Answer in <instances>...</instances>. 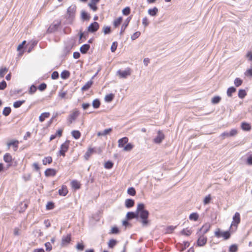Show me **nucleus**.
Wrapping results in <instances>:
<instances>
[{
  "label": "nucleus",
  "mask_w": 252,
  "mask_h": 252,
  "mask_svg": "<svg viewBox=\"0 0 252 252\" xmlns=\"http://www.w3.org/2000/svg\"><path fill=\"white\" fill-rule=\"evenodd\" d=\"M131 17H128L126 18V19L125 20V22L123 23L121 27V31L120 32V35H122L126 30V29L127 28V27L128 25V24L131 20Z\"/></svg>",
  "instance_id": "obj_12"
},
{
  "label": "nucleus",
  "mask_w": 252,
  "mask_h": 252,
  "mask_svg": "<svg viewBox=\"0 0 252 252\" xmlns=\"http://www.w3.org/2000/svg\"><path fill=\"white\" fill-rule=\"evenodd\" d=\"M79 114L80 113L79 111L75 110L69 116L68 118V121L70 124H72L73 121L78 117Z\"/></svg>",
  "instance_id": "obj_9"
},
{
  "label": "nucleus",
  "mask_w": 252,
  "mask_h": 252,
  "mask_svg": "<svg viewBox=\"0 0 252 252\" xmlns=\"http://www.w3.org/2000/svg\"><path fill=\"white\" fill-rule=\"evenodd\" d=\"M133 148V145L131 143H127L126 146L124 147V151H130Z\"/></svg>",
  "instance_id": "obj_47"
},
{
  "label": "nucleus",
  "mask_w": 252,
  "mask_h": 252,
  "mask_svg": "<svg viewBox=\"0 0 252 252\" xmlns=\"http://www.w3.org/2000/svg\"><path fill=\"white\" fill-rule=\"evenodd\" d=\"M246 95H247V93L245 90H244V89L239 90L238 95L240 98H241V99L244 98L246 96Z\"/></svg>",
  "instance_id": "obj_37"
},
{
  "label": "nucleus",
  "mask_w": 252,
  "mask_h": 252,
  "mask_svg": "<svg viewBox=\"0 0 252 252\" xmlns=\"http://www.w3.org/2000/svg\"><path fill=\"white\" fill-rule=\"evenodd\" d=\"M46 88H47V85L44 83H42L39 85L38 89L40 91H43L46 89Z\"/></svg>",
  "instance_id": "obj_59"
},
{
  "label": "nucleus",
  "mask_w": 252,
  "mask_h": 252,
  "mask_svg": "<svg viewBox=\"0 0 252 252\" xmlns=\"http://www.w3.org/2000/svg\"><path fill=\"white\" fill-rule=\"evenodd\" d=\"M103 32L104 34H108L111 32V28L110 26H104L103 28Z\"/></svg>",
  "instance_id": "obj_48"
},
{
  "label": "nucleus",
  "mask_w": 252,
  "mask_h": 252,
  "mask_svg": "<svg viewBox=\"0 0 252 252\" xmlns=\"http://www.w3.org/2000/svg\"><path fill=\"white\" fill-rule=\"evenodd\" d=\"M56 170L53 168H48L45 171V175L46 177L54 176L56 174Z\"/></svg>",
  "instance_id": "obj_17"
},
{
  "label": "nucleus",
  "mask_w": 252,
  "mask_h": 252,
  "mask_svg": "<svg viewBox=\"0 0 252 252\" xmlns=\"http://www.w3.org/2000/svg\"><path fill=\"white\" fill-rule=\"evenodd\" d=\"M123 18L122 17H119L117 19L115 20L113 22V25L115 28L118 27L122 21Z\"/></svg>",
  "instance_id": "obj_44"
},
{
  "label": "nucleus",
  "mask_w": 252,
  "mask_h": 252,
  "mask_svg": "<svg viewBox=\"0 0 252 252\" xmlns=\"http://www.w3.org/2000/svg\"><path fill=\"white\" fill-rule=\"evenodd\" d=\"M238 250L237 245L236 244H233L229 247V252H236Z\"/></svg>",
  "instance_id": "obj_53"
},
{
  "label": "nucleus",
  "mask_w": 252,
  "mask_h": 252,
  "mask_svg": "<svg viewBox=\"0 0 252 252\" xmlns=\"http://www.w3.org/2000/svg\"><path fill=\"white\" fill-rule=\"evenodd\" d=\"M221 100V97L220 96H215L212 98L211 102L213 104H218Z\"/></svg>",
  "instance_id": "obj_46"
},
{
  "label": "nucleus",
  "mask_w": 252,
  "mask_h": 252,
  "mask_svg": "<svg viewBox=\"0 0 252 252\" xmlns=\"http://www.w3.org/2000/svg\"><path fill=\"white\" fill-rule=\"evenodd\" d=\"M52 162V158L51 157H47L44 158L42 159V163L43 165H46L48 164H50Z\"/></svg>",
  "instance_id": "obj_33"
},
{
  "label": "nucleus",
  "mask_w": 252,
  "mask_h": 252,
  "mask_svg": "<svg viewBox=\"0 0 252 252\" xmlns=\"http://www.w3.org/2000/svg\"><path fill=\"white\" fill-rule=\"evenodd\" d=\"M196 235L198 237L196 243L197 246L198 247L204 246L207 243V238L199 232H197Z\"/></svg>",
  "instance_id": "obj_3"
},
{
  "label": "nucleus",
  "mask_w": 252,
  "mask_h": 252,
  "mask_svg": "<svg viewBox=\"0 0 252 252\" xmlns=\"http://www.w3.org/2000/svg\"><path fill=\"white\" fill-rule=\"evenodd\" d=\"M7 86L6 82L3 80L1 82H0V90H4Z\"/></svg>",
  "instance_id": "obj_60"
},
{
  "label": "nucleus",
  "mask_w": 252,
  "mask_h": 252,
  "mask_svg": "<svg viewBox=\"0 0 252 252\" xmlns=\"http://www.w3.org/2000/svg\"><path fill=\"white\" fill-rule=\"evenodd\" d=\"M93 84V81L91 80L88 81L81 88L82 91H86L89 90Z\"/></svg>",
  "instance_id": "obj_23"
},
{
  "label": "nucleus",
  "mask_w": 252,
  "mask_h": 252,
  "mask_svg": "<svg viewBox=\"0 0 252 252\" xmlns=\"http://www.w3.org/2000/svg\"><path fill=\"white\" fill-rule=\"evenodd\" d=\"M72 187L76 189H78L80 188V184L77 180H73L71 182Z\"/></svg>",
  "instance_id": "obj_35"
},
{
  "label": "nucleus",
  "mask_w": 252,
  "mask_h": 252,
  "mask_svg": "<svg viewBox=\"0 0 252 252\" xmlns=\"http://www.w3.org/2000/svg\"><path fill=\"white\" fill-rule=\"evenodd\" d=\"M49 112L42 113L39 117V120L41 122H43L46 118H48L50 116Z\"/></svg>",
  "instance_id": "obj_26"
},
{
  "label": "nucleus",
  "mask_w": 252,
  "mask_h": 252,
  "mask_svg": "<svg viewBox=\"0 0 252 252\" xmlns=\"http://www.w3.org/2000/svg\"><path fill=\"white\" fill-rule=\"evenodd\" d=\"M113 163L111 161H107L104 164V167L106 169H110L113 167Z\"/></svg>",
  "instance_id": "obj_54"
},
{
  "label": "nucleus",
  "mask_w": 252,
  "mask_h": 252,
  "mask_svg": "<svg viewBox=\"0 0 252 252\" xmlns=\"http://www.w3.org/2000/svg\"><path fill=\"white\" fill-rule=\"evenodd\" d=\"M60 25V23L54 25H51L48 28V32H54L58 29Z\"/></svg>",
  "instance_id": "obj_24"
},
{
  "label": "nucleus",
  "mask_w": 252,
  "mask_h": 252,
  "mask_svg": "<svg viewBox=\"0 0 252 252\" xmlns=\"http://www.w3.org/2000/svg\"><path fill=\"white\" fill-rule=\"evenodd\" d=\"M128 141V138L127 137H124L118 140V147L122 148L125 146L126 144H127Z\"/></svg>",
  "instance_id": "obj_18"
},
{
  "label": "nucleus",
  "mask_w": 252,
  "mask_h": 252,
  "mask_svg": "<svg viewBox=\"0 0 252 252\" xmlns=\"http://www.w3.org/2000/svg\"><path fill=\"white\" fill-rule=\"evenodd\" d=\"M11 112V109L10 107H5L2 111V114L5 116H8Z\"/></svg>",
  "instance_id": "obj_39"
},
{
  "label": "nucleus",
  "mask_w": 252,
  "mask_h": 252,
  "mask_svg": "<svg viewBox=\"0 0 252 252\" xmlns=\"http://www.w3.org/2000/svg\"><path fill=\"white\" fill-rule=\"evenodd\" d=\"M93 107L95 109L98 108L100 105V102L98 99H94L92 103Z\"/></svg>",
  "instance_id": "obj_42"
},
{
  "label": "nucleus",
  "mask_w": 252,
  "mask_h": 252,
  "mask_svg": "<svg viewBox=\"0 0 252 252\" xmlns=\"http://www.w3.org/2000/svg\"><path fill=\"white\" fill-rule=\"evenodd\" d=\"M3 160L7 163L11 162L12 160V156L9 153H6L3 156Z\"/></svg>",
  "instance_id": "obj_27"
},
{
  "label": "nucleus",
  "mask_w": 252,
  "mask_h": 252,
  "mask_svg": "<svg viewBox=\"0 0 252 252\" xmlns=\"http://www.w3.org/2000/svg\"><path fill=\"white\" fill-rule=\"evenodd\" d=\"M192 233V231L190 229H189L188 228H184L181 231V233L185 236H189L191 235Z\"/></svg>",
  "instance_id": "obj_36"
},
{
  "label": "nucleus",
  "mask_w": 252,
  "mask_h": 252,
  "mask_svg": "<svg viewBox=\"0 0 252 252\" xmlns=\"http://www.w3.org/2000/svg\"><path fill=\"white\" fill-rule=\"evenodd\" d=\"M36 90H37V88L34 85H32L30 88L29 94H34L36 92Z\"/></svg>",
  "instance_id": "obj_61"
},
{
  "label": "nucleus",
  "mask_w": 252,
  "mask_h": 252,
  "mask_svg": "<svg viewBox=\"0 0 252 252\" xmlns=\"http://www.w3.org/2000/svg\"><path fill=\"white\" fill-rule=\"evenodd\" d=\"M112 130V129L111 128L105 129L103 131L98 132L97 135L98 136H101V135L104 136V135L108 134Z\"/></svg>",
  "instance_id": "obj_41"
},
{
  "label": "nucleus",
  "mask_w": 252,
  "mask_h": 252,
  "mask_svg": "<svg viewBox=\"0 0 252 252\" xmlns=\"http://www.w3.org/2000/svg\"><path fill=\"white\" fill-rule=\"evenodd\" d=\"M134 205V200L132 199H127L125 201V206L127 208L132 207Z\"/></svg>",
  "instance_id": "obj_22"
},
{
  "label": "nucleus",
  "mask_w": 252,
  "mask_h": 252,
  "mask_svg": "<svg viewBox=\"0 0 252 252\" xmlns=\"http://www.w3.org/2000/svg\"><path fill=\"white\" fill-rule=\"evenodd\" d=\"M211 197L210 195H208L206 196L205 197L204 201H203L204 204H207L209 203L211 201Z\"/></svg>",
  "instance_id": "obj_64"
},
{
  "label": "nucleus",
  "mask_w": 252,
  "mask_h": 252,
  "mask_svg": "<svg viewBox=\"0 0 252 252\" xmlns=\"http://www.w3.org/2000/svg\"><path fill=\"white\" fill-rule=\"evenodd\" d=\"M81 18L83 21H89L91 18V16L85 10H82L81 12Z\"/></svg>",
  "instance_id": "obj_20"
},
{
  "label": "nucleus",
  "mask_w": 252,
  "mask_h": 252,
  "mask_svg": "<svg viewBox=\"0 0 252 252\" xmlns=\"http://www.w3.org/2000/svg\"><path fill=\"white\" fill-rule=\"evenodd\" d=\"M145 210V205L143 203H139L137 205L136 212L137 213V214L139 216V213Z\"/></svg>",
  "instance_id": "obj_29"
},
{
  "label": "nucleus",
  "mask_w": 252,
  "mask_h": 252,
  "mask_svg": "<svg viewBox=\"0 0 252 252\" xmlns=\"http://www.w3.org/2000/svg\"><path fill=\"white\" fill-rule=\"evenodd\" d=\"M126 218L127 220H130L133 219H138L139 216L136 212H128L126 214Z\"/></svg>",
  "instance_id": "obj_15"
},
{
  "label": "nucleus",
  "mask_w": 252,
  "mask_h": 252,
  "mask_svg": "<svg viewBox=\"0 0 252 252\" xmlns=\"http://www.w3.org/2000/svg\"><path fill=\"white\" fill-rule=\"evenodd\" d=\"M130 69L129 68L123 71L119 70L117 72V74H118L120 76V77L122 78H126L127 76L130 75Z\"/></svg>",
  "instance_id": "obj_10"
},
{
  "label": "nucleus",
  "mask_w": 252,
  "mask_h": 252,
  "mask_svg": "<svg viewBox=\"0 0 252 252\" xmlns=\"http://www.w3.org/2000/svg\"><path fill=\"white\" fill-rule=\"evenodd\" d=\"M45 247L46 248V251H47V252H50L52 250V245L51 244V243L50 242H46L45 244Z\"/></svg>",
  "instance_id": "obj_58"
},
{
  "label": "nucleus",
  "mask_w": 252,
  "mask_h": 252,
  "mask_svg": "<svg viewBox=\"0 0 252 252\" xmlns=\"http://www.w3.org/2000/svg\"><path fill=\"white\" fill-rule=\"evenodd\" d=\"M19 141L17 140H11L10 142H8L7 145L8 148L10 146H13L14 151H16L18 148Z\"/></svg>",
  "instance_id": "obj_16"
},
{
  "label": "nucleus",
  "mask_w": 252,
  "mask_h": 252,
  "mask_svg": "<svg viewBox=\"0 0 252 252\" xmlns=\"http://www.w3.org/2000/svg\"><path fill=\"white\" fill-rule=\"evenodd\" d=\"M117 244V241L115 239H111L108 242V247L110 248H113Z\"/></svg>",
  "instance_id": "obj_51"
},
{
  "label": "nucleus",
  "mask_w": 252,
  "mask_h": 252,
  "mask_svg": "<svg viewBox=\"0 0 252 252\" xmlns=\"http://www.w3.org/2000/svg\"><path fill=\"white\" fill-rule=\"evenodd\" d=\"M215 235L217 238L222 237L224 240H227L230 237V233L228 231L221 232L220 229H218L215 232Z\"/></svg>",
  "instance_id": "obj_4"
},
{
  "label": "nucleus",
  "mask_w": 252,
  "mask_h": 252,
  "mask_svg": "<svg viewBox=\"0 0 252 252\" xmlns=\"http://www.w3.org/2000/svg\"><path fill=\"white\" fill-rule=\"evenodd\" d=\"M114 98V94H110L106 95L105 97V101L107 102H111Z\"/></svg>",
  "instance_id": "obj_38"
},
{
  "label": "nucleus",
  "mask_w": 252,
  "mask_h": 252,
  "mask_svg": "<svg viewBox=\"0 0 252 252\" xmlns=\"http://www.w3.org/2000/svg\"><path fill=\"white\" fill-rule=\"evenodd\" d=\"M99 25L96 22L92 23L88 27V31L91 33H94L99 29Z\"/></svg>",
  "instance_id": "obj_7"
},
{
  "label": "nucleus",
  "mask_w": 252,
  "mask_h": 252,
  "mask_svg": "<svg viewBox=\"0 0 252 252\" xmlns=\"http://www.w3.org/2000/svg\"><path fill=\"white\" fill-rule=\"evenodd\" d=\"M76 6L75 5H70L67 9L66 18L68 22L71 23L74 17Z\"/></svg>",
  "instance_id": "obj_1"
},
{
  "label": "nucleus",
  "mask_w": 252,
  "mask_h": 252,
  "mask_svg": "<svg viewBox=\"0 0 252 252\" xmlns=\"http://www.w3.org/2000/svg\"><path fill=\"white\" fill-rule=\"evenodd\" d=\"M164 138V134L160 130L158 132V135L154 139V142L160 144Z\"/></svg>",
  "instance_id": "obj_8"
},
{
  "label": "nucleus",
  "mask_w": 252,
  "mask_h": 252,
  "mask_svg": "<svg viewBox=\"0 0 252 252\" xmlns=\"http://www.w3.org/2000/svg\"><path fill=\"white\" fill-rule=\"evenodd\" d=\"M71 241V234H68L66 236H63L62 239V245L63 246L68 245Z\"/></svg>",
  "instance_id": "obj_14"
},
{
  "label": "nucleus",
  "mask_w": 252,
  "mask_h": 252,
  "mask_svg": "<svg viewBox=\"0 0 252 252\" xmlns=\"http://www.w3.org/2000/svg\"><path fill=\"white\" fill-rule=\"evenodd\" d=\"M122 12L124 15H128L130 13V8L129 7H126L123 9Z\"/></svg>",
  "instance_id": "obj_56"
},
{
  "label": "nucleus",
  "mask_w": 252,
  "mask_h": 252,
  "mask_svg": "<svg viewBox=\"0 0 252 252\" xmlns=\"http://www.w3.org/2000/svg\"><path fill=\"white\" fill-rule=\"evenodd\" d=\"M242 83H243V80L239 78H236L234 80V85L236 87H239L240 86H241L242 85Z\"/></svg>",
  "instance_id": "obj_49"
},
{
  "label": "nucleus",
  "mask_w": 252,
  "mask_h": 252,
  "mask_svg": "<svg viewBox=\"0 0 252 252\" xmlns=\"http://www.w3.org/2000/svg\"><path fill=\"white\" fill-rule=\"evenodd\" d=\"M127 193L131 196H134L136 194V191L134 188L130 187L127 189Z\"/></svg>",
  "instance_id": "obj_52"
},
{
  "label": "nucleus",
  "mask_w": 252,
  "mask_h": 252,
  "mask_svg": "<svg viewBox=\"0 0 252 252\" xmlns=\"http://www.w3.org/2000/svg\"><path fill=\"white\" fill-rule=\"evenodd\" d=\"M59 194L61 196H64L68 193V190L66 186L63 185L62 188L58 190Z\"/></svg>",
  "instance_id": "obj_19"
},
{
  "label": "nucleus",
  "mask_w": 252,
  "mask_h": 252,
  "mask_svg": "<svg viewBox=\"0 0 252 252\" xmlns=\"http://www.w3.org/2000/svg\"><path fill=\"white\" fill-rule=\"evenodd\" d=\"M72 49V46L70 45H65L63 49L62 53V57L65 58L67 55H68Z\"/></svg>",
  "instance_id": "obj_11"
},
{
  "label": "nucleus",
  "mask_w": 252,
  "mask_h": 252,
  "mask_svg": "<svg viewBox=\"0 0 252 252\" xmlns=\"http://www.w3.org/2000/svg\"><path fill=\"white\" fill-rule=\"evenodd\" d=\"M63 130L62 129H59L57 131L56 133L54 134L51 135L50 137V140H53L55 139L57 136L61 137L62 135Z\"/></svg>",
  "instance_id": "obj_25"
},
{
  "label": "nucleus",
  "mask_w": 252,
  "mask_h": 252,
  "mask_svg": "<svg viewBox=\"0 0 252 252\" xmlns=\"http://www.w3.org/2000/svg\"><path fill=\"white\" fill-rule=\"evenodd\" d=\"M210 228V225L209 223H205L198 230L197 232H199L201 234L204 235L209 230Z\"/></svg>",
  "instance_id": "obj_13"
},
{
  "label": "nucleus",
  "mask_w": 252,
  "mask_h": 252,
  "mask_svg": "<svg viewBox=\"0 0 252 252\" xmlns=\"http://www.w3.org/2000/svg\"><path fill=\"white\" fill-rule=\"evenodd\" d=\"M90 48V45L89 44H85L81 46L80 51L82 54H85L87 53Z\"/></svg>",
  "instance_id": "obj_21"
},
{
  "label": "nucleus",
  "mask_w": 252,
  "mask_h": 252,
  "mask_svg": "<svg viewBox=\"0 0 252 252\" xmlns=\"http://www.w3.org/2000/svg\"><path fill=\"white\" fill-rule=\"evenodd\" d=\"M148 14L152 16H156L158 12V9L156 7H154L152 9H149L148 10Z\"/></svg>",
  "instance_id": "obj_30"
},
{
  "label": "nucleus",
  "mask_w": 252,
  "mask_h": 252,
  "mask_svg": "<svg viewBox=\"0 0 252 252\" xmlns=\"http://www.w3.org/2000/svg\"><path fill=\"white\" fill-rule=\"evenodd\" d=\"M141 34V32H134L131 36V39L132 40H135L137 39Z\"/></svg>",
  "instance_id": "obj_57"
},
{
  "label": "nucleus",
  "mask_w": 252,
  "mask_h": 252,
  "mask_svg": "<svg viewBox=\"0 0 252 252\" xmlns=\"http://www.w3.org/2000/svg\"><path fill=\"white\" fill-rule=\"evenodd\" d=\"M199 215L197 213H192L189 215V219L190 220L196 221Z\"/></svg>",
  "instance_id": "obj_40"
},
{
  "label": "nucleus",
  "mask_w": 252,
  "mask_h": 252,
  "mask_svg": "<svg viewBox=\"0 0 252 252\" xmlns=\"http://www.w3.org/2000/svg\"><path fill=\"white\" fill-rule=\"evenodd\" d=\"M149 215V213L147 210L143 211L139 214V218L141 219V222L143 226L147 225L149 222L148 220Z\"/></svg>",
  "instance_id": "obj_2"
},
{
  "label": "nucleus",
  "mask_w": 252,
  "mask_h": 252,
  "mask_svg": "<svg viewBox=\"0 0 252 252\" xmlns=\"http://www.w3.org/2000/svg\"><path fill=\"white\" fill-rule=\"evenodd\" d=\"M94 151V149L93 148H89L87 151L86 152V153H85V158L86 159H87L90 156H91V155L92 154H93Z\"/></svg>",
  "instance_id": "obj_43"
},
{
  "label": "nucleus",
  "mask_w": 252,
  "mask_h": 252,
  "mask_svg": "<svg viewBox=\"0 0 252 252\" xmlns=\"http://www.w3.org/2000/svg\"><path fill=\"white\" fill-rule=\"evenodd\" d=\"M70 76V72L68 70H64L61 74V78L63 79H67Z\"/></svg>",
  "instance_id": "obj_31"
},
{
  "label": "nucleus",
  "mask_w": 252,
  "mask_h": 252,
  "mask_svg": "<svg viewBox=\"0 0 252 252\" xmlns=\"http://www.w3.org/2000/svg\"><path fill=\"white\" fill-rule=\"evenodd\" d=\"M72 136L74 137L75 139H79L81 136V133L79 130H73L71 132Z\"/></svg>",
  "instance_id": "obj_34"
},
{
  "label": "nucleus",
  "mask_w": 252,
  "mask_h": 252,
  "mask_svg": "<svg viewBox=\"0 0 252 252\" xmlns=\"http://www.w3.org/2000/svg\"><path fill=\"white\" fill-rule=\"evenodd\" d=\"M236 91V89L234 87H231L228 88L227 90V95L228 97H231L232 94Z\"/></svg>",
  "instance_id": "obj_32"
},
{
  "label": "nucleus",
  "mask_w": 252,
  "mask_h": 252,
  "mask_svg": "<svg viewBox=\"0 0 252 252\" xmlns=\"http://www.w3.org/2000/svg\"><path fill=\"white\" fill-rule=\"evenodd\" d=\"M69 141L66 140L64 143L62 144L60 147V150L59 152V155L64 157L65 153L67 151L69 148Z\"/></svg>",
  "instance_id": "obj_5"
},
{
  "label": "nucleus",
  "mask_w": 252,
  "mask_h": 252,
  "mask_svg": "<svg viewBox=\"0 0 252 252\" xmlns=\"http://www.w3.org/2000/svg\"><path fill=\"white\" fill-rule=\"evenodd\" d=\"M59 77V74L58 71H54L52 75H51V78L52 79L56 80Z\"/></svg>",
  "instance_id": "obj_62"
},
{
  "label": "nucleus",
  "mask_w": 252,
  "mask_h": 252,
  "mask_svg": "<svg viewBox=\"0 0 252 252\" xmlns=\"http://www.w3.org/2000/svg\"><path fill=\"white\" fill-rule=\"evenodd\" d=\"M8 71V69L6 67H2L0 69V78L4 77V74Z\"/></svg>",
  "instance_id": "obj_50"
},
{
  "label": "nucleus",
  "mask_w": 252,
  "mask_h": 252,
  "mask_svg": "<svg viewBox=\"0 0 252 252\" xmlns=\"http://www.w3.org/2000/svg\"><path fill=\"white\" fill-rule=\"evenodd\" d=\"M118 43L117 41H114L112 43L111 46V51L112 52H114L117 49Z\"/></svg>",
  "instance_id": "obj_55"
},
{
  "label": "nucleus",
  "mask_w": 252,
  "mask_h": 252,
  "mask_svg": "<svg viewBox=\"0 0 252 252\" xmlns=\"http://www.w3.org/2000/svg\"><path fill=\"white\" fill-rule=\"evenodd\" d=\"M241 128L244 130L249 131L251 129V126L249 124L246 122H243L241 124Z\"/></svg>",
  "instance_id": "obj_28"
},
{
  "label": "nucleus",
  "mask_w": 252,
  "mask_h": 252,
  "mask_svg": "<svg viewBox=\"0 0 252 252\" xmlns=\"http://www.w3.org/2000/svg\"><path fill=\"white\" fill-rule=\"evenodd\" d=\"M119 233V229L117 226H114L112 228L110 233L111 234H118Z\"/></svg>",
  "instance_id": "obj_63"
},
{
  "label": "nucleus",
  "mask_w": 252,
  "mask_h": 252,
  "mask_svg": "<svg viewBox=\"0 0 252 252\" xmlns=\"http://www.w3.org/2000/svg\"><path fill=\"white\" fill-rule=\"evenodd\" d=\"M25 100H18L14 102L13 107L15 108L20 107L23 103H24Z\"/></svg>",
  "instance_id": "obj_45"
},
{
  "label": "nucleus",
  "mask_w": 252,
  "mask_h": 252,
  "mask_svg": "<svg viewBox=\"0 0 252 252\" xmlns=\"http://www.w3.org/2000/svg\"><path fill=\"white\" fill-rule=\"evenodd\" d=\"M240 222V215L238 212H236L233 217V221L230 227L235 226L237 228L238 224Z\"/></svg>",
  "instance_id": "obj_6"
}]
</instances>
